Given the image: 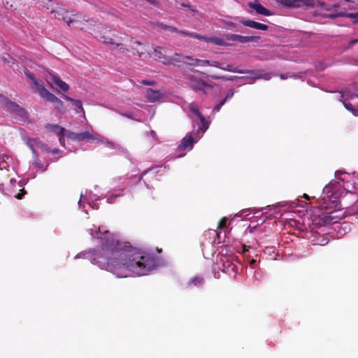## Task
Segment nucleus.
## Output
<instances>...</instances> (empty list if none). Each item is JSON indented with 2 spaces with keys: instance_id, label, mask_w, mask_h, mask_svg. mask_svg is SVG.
Returning a JSON list of instances; mask_svg holds the SVG:
<instances>
[{
  "instance_id": "f257e3e1",
  "label": "nucleus",
  "mask_w": 358,
  "mask_h": 358,
  "mask_svg": "<svg viewBox=\"0 0 358 358\" xmlns=\"http://www.w3.org/2000/svg\"><path fill=\"white\" fill-rule=\"evenodd\" d=\"M102 249L106 255L107 268L118 278L127 276V271L143 275L157 266V258L152 254L134 248L129 243L116 240L108 231L103 235Z\"/></svg>"
},
{
  "instance_id": "f03ea898",
  "label": "nucleus",
  "mask_w": 358,
  "mask_h": 358,
  "mask_svg": "<svg viewBox=\"0 0 358 358\" xmlns=\"http://www.w3.org/2000/svg\"><path fill=\"white\" fill-rule=\"evenodd\" d=\"M121 45L119 47L120 52L125 56L131 54L133 56L141 57L145 52V49L141 42L134 40L131 36L127 34L120 36Z\"/></svg>"
},
{
  "instance_id": "7ed1b4c3",
  "label": "nucleus",
  "mask_w": 358,
  "mask_h": 358,
  "mask_svg": "<svg viewBox=\"0 0 358 358\" xmlns=\"http://www.w3.org/2000/svg\"><path fill=\"white\" fill-rule=\"evenodd\" d=\"M199 74H203V72L193 71L192 73H186L185 75V83L193 91H201L204 94H206V90H212L214 85L202 80Z\"/></svg>"
},
{
  "instance_id": "20e7f679",
  "label": "nucleus",
  "mask_w": 358,
  "mask_h": 358,
  "mask_svg": "<svg viewBox=\"0 0 358 358\" xmlns=\"http://www.w3.org/2000/svg\"><path fill=\"white\" fill-rule=\"evenodd\" d=\"M0 101H2L3 106L9 111L15 113L22 118L27 119L28 117L29 114L26 110L19 106L17 103L9 100L1 94H0Z\"/></svg>"
},
{
  "instance_id": "39448f33",
  "label": "nucleus",
  "mask_w": 358,
  "mask_h": 358,
  "mask_svg": "<svg viewBox=\"0 0 358 358\" xmlns=\"http://www.w3.org/2000/svg\"><path fill=\"white\" fill-rule=\"evenodd\" d=\"M124 34L119 33L117 31L110 32L106 35H103L101 38L103 43L108 45H113V48H117L119 49L121 45L120 36Z\"/></svg>"
},
{
  "instance_id": "423d86ee",
  "label": "nucleus",
  "mask_w": 358,
  "mask_h": 358,
  "mask_svg": "<svg viewBox=\"0 0 358 358\" xmlns=\"http://www.w3.org/2000/svg\"><path fill=\"white\" fill-rule=\"evenodd\" d=\"M220 261L222 263V267H219V268L224 273L228 274H231L232 273L235 276L236 275L238 271V266L231 262L229 257L221 256Z\"/></svg>"
},
{
  "instance_id": "0eeeda50",
  "label": "nucleus",
  "mask_w": 358,
  "mask_h": 358,
  "mask_svg": "<svg viewBox=\"0 0 358 358\" xmlns=\"http://www.w3.org/2000/svg\"><path fill=\"white\" fill-rule=\"evenodd\" d=\"M226 38L233 41H238L241 43H245L248 42L257 43L260 40V37L257 36H243L235 34L227 35Z\"/></svg>"
},
{
  "instance_id": "6e6552de",
  "label": "nucleus",
  "mask_w": 358,
  "mask_h": 358,
  "mask_svg": "<svg viewBox=\"0 0 358 358\" xmlns=\"http://www.w3.org/2000/svg\"><path fill=\"white\" fill-rule=\"evenodd\" d=\"M194 58L190 56H184L179 53H175L173 56L167 58V62H164L165 64H175L176 63H185L188 64L189 62L193 61Z\"/></svg>"
},
{
  "instance_id": "1a4fd4ad",
  "label": "nucleus",
  "mask_w": 358,
  "mask_h": 358,
  "mask_svg": "<svg viewBox=\"0 0 358 358\" xmlns=\"http://www.w3.org/2000/svg\"><path fill=\"white\" fill-rule=\"evenodd\" d=\"M196 141L197 138L194 139L192 134H189L182 139L180 144L178 147V149L180 151L187 148L192 149L193 143L196 142Z\"/></svg>"
},
{
  "instance_id": "9d476101",
  "label": "nucleus",
  "mask_w": 358,
  "mask_h": 358,
  "mask_svg": "<svg viewBox=\"0 0 358 358\" xmlns=\"http://www.w3.org/2000/svg\"><path fill=\"white\" fill-rule=\"evenodd\" d=\"M37 91L38 92L41 97L43 98L46 101H49L50 103H54L55 101L57 100V97L55 94L49 92L47 89H45L43 85L38 87Z\"/></svg>"
},
{
  "instance_id": "9b49d317",
  "label": "nucleus",
  "mask_w": 358,
  "mask_h": 358,
  "mask_svg": "<svg viewBox=\"0 0 358 358\" xmlns=\"http://www.w3.org/2000/svg\"><path fill=\"white\" fill-rule=\"evenodd\" d=\"M241 23L242 24H243L244 26L249 27H251V28H253L255 29H259V30H262V31H267L268 29V25H266L265 24L259 23V22H255V21L251 20L242 19L241 20Z\"/></svg>"
},
{
  "instance_id": "f8f14e48",
  "label": "nucleus",
  "mask_w": 358,
  "mask_h": 358,
  "mask_svg": "<svg viewBox=\"0 0 358 358\" xmlns=\"http://www.w3.org/2000/svg\"><path fill=\"white\" fill-rule=\"evenodd\" d=\"M145 92V97L151 103L158 101L163 97V94L159 90H154L151 88L146 89Z\"/></svg>"
},
{
  "instance_id": "ddd939ff",
  "label": "nucleus",
  "mask_w": 358,
  "mask_h": 358,
  "mask_svg": "<svg viewBox=\"0 0 358 358\" xmlns=\"http://www.w3.org/2000/svg\"><path fill=\"white\" fill-rule=\"evenodd\" d=\"M51 13L53 15L54 18L58 19V20H63L65 21L69 25H70L71 23L77 22L76 20H71V19H66V17L64 16L66 12L64 9L58 8L55 10H52L51 11Z\"/></svg>"
},
{
  "instance_id": "4468645a",
  "label": "nucleus",
  "mask_w": 358,
  "mask_h": 358,
  "mask_svg": "<svg viewBox=\"0 0 358 358\" xmlns=\"http://www.w3.org/2000/svg\"><path fill=\"white\" fill-rule=\"evenodd\" d=\"M249 6L250 8L254 9L258 14H261L265 16L271 15V12L267 8H264L259 3H249Z\"/></svg>"
},
{
  "instance_id": "2eb2a0df",
  "label": "nucleus",
  "mask_w": 358,
  "mask_h": 358,
  "mask_svg": "<svg viewBox=\"0 0 358 358\" xmlns=\"http://www.w3.org/2000/svg\"><path fill=\"white\" fill-rule=\"evenodd\" d=\"M280 4L288 8H299L301 0H277Z\"/></svg>"
},
{
  "instance_id": "dca6fc26",
  "label": "nucleus",
  "mask_w": 358,
  "mask_h": 358,
  "mask_svg": "<svg viewBox=\"0 0 358 358\" xmlns=\"http://www.w3.org/2000/svg\"><path fill=\"white\" fill-rule=\"evenodd\" d=\"M46 129L48 130L53 131L56 133L58 135L63 134H64V132L66 131V129L60 127L58 124H47L45 126Z\"/></svg>"
},
{
  "instance_id": "f3484780",
  "label": "nucleus",
  "mask_w": 358,
  "mask_h": 358,
  "mask_svg": "<svg viewBox=\"0 0 358 358\" xmlns=\"http://www.w3.org/2000/svg\"><path fill=\"white\" fill-rule=\"evenodd\" d=\"M201 38H201V41H206L208 43H212L217 45H224L226 44V43L222 38H217V37L208 38L205 36H201Z\"/></svg>"
},
{
  "instance_id": "a211bd4d",
  "label": "nucleus",
  "mask_w": 358,
  "mask_h": 358,
  "mask_svg": "<svg viewBox=\"0 0 358 358\" xmlns=\"http://www.w3.org/2000/svg\"><path fill=\"white\" fill-rule=\"evenodd\" d=\"M53 83L57 85L62 91L66 92L69 89V86L65 82L62 81L60 78L57 76L52 77Z\"/></svg>"
},
{
  "instance_id": "6ab92c4d",
  "label": "nucleus",
  "mask_w": 358,
  "mask_h": 358,
  "mask_svg": "<svg viewBox=\"0 0 358 358\" xmlns=\"http://www.w3.org/2000/svg\"><path fill=\"white\" fill-rule=\"evenodd\" d=\"M96 138H94L92 134H91L90 133L87 132V131H85V132H80V133H78V136H77V141H94L96 140Z\"/></svg>"
},
{
  "instance_id": "aec40b11",
  "label": "nucleus",
  "mask_w": 358,
  "mask_h": 358,
  "mask_svg": "<svg viewBox=\"0 0 358 358\" xmlns=\"http://www.w3.org/2000/svg\"><path fill=\"white\" fill-rule=\"evenodd\" d=\"M33 142L34 143V145L36 146V148H39L42 152H50V149L48 148V146L45 143L41 141L38 138L34 139ZM31 145L34 146V145H31Z\"/></svg>"
},
{
  "instance_id": "412c9836",
  "label": "nucleus",
  "mask_w": 358,
  "mask_h": 358,
  "mask_svg": "<svg viewBox=\"0 0 358 358\" xmlns=\"http://www.w3.org/2000/svg\"><path fill=\"white\" fill-rule=\"evenodd\" d=\"M25 76L27 77V78H29V80H31L34 85L36 87V89L38 90V87H41L42 85H41V81L38 79H36L35 78V76L33 73H31L30 71L29 70H26L25 72Z\"/></svg>"
},
{
  "instance_id": "4be33fe9",
  "label": "nucleus",
  "mask_w": 358,
  "mask_h": 358,
  "mask_svg": "<svg viewBox=\"0 0 358 358\" xmlns=\"http://www.w3.org/2000/svg\"><path fill=\"white\" fill-rule=\"evenodd\" d=\"M220 69H222L224 71H229V72H234V73H244L245 71L238 69L237 67H233L230 64H227L225 66L221 65Z\"/></svg>"
},
{
  "instance_id": "5701e85b",
  "label": "nucleus",
  "mask_w": 358,
  "mask_h": 358,
  "mask_svg": "<svg viewBox=\"0 0 358 358\" xmlns=\"http://www.w3.org/2000/svg\"><path fill=\"white\" fill-rule=\"evenodd\" d=\"M188 65L191 66H210V61L209 60H202L199 59H194L193 61H191V62L188 63Z\"/></svg>"
},
{
  "instance_id": "b1692460",
  "label": "nucleus",
  "mask_w": 358,
  "mask_h": 358,
  "mask_svg": "<svg viewBox=\"0 0 358 358\" xmlns=\"http://www.w3.org/2000/svg\"><path fill=\"white\" fill-rule=\"evenodd\" d=\"M204 282V278L199 277V276H195L193 278L191 281L189 282V285H194V286L199 287L201 286Z\"/></svg>"
},
{
  "instance_id": "393cba45",
  "label": "nucleus",
  "mask_w": 358,
  "mask_h": 358,
  "mask_svg": "<svg viewBox=\"0 0 358 358\" xmlns=\"http://www.w3.org/2000/svg\"><path fill=\"white\" fill-rule=\"evenodd\" d=\"M199 120H200V122H201V127H199V129L202 131V132H205L208 127H209V123L206 120V118L203 116V115H200L199 117Z\"/></svg>"
},
{
  "instance_id": "a878e982",
  "label": "nucleus",
  "mask_w": 358,
  "mask_h": 358,
  "mask_svg": "<svg viewBox=\"0 0 358 358\" xmlns=\"http://www.w3.org/2000/svg\"><path fill=\"white\" fill-rule=\"evenodd\" d=\"M179 34L185 36H188V37H190V38H196L198 40H200L202 38H201V35H199L196 33H194V32H189V31H182V30H180L179 31Z\"/></svg>"
},
{
  "instance_id": "bb28decb",
  "label": "nucleus",
  "mask_w": 358,
  "mask_h": 358,
  "mask_svg": "<svg viewBox=\"0 0 358 358\" xmlns=\"http://www.w3.org/2000/svg\"><path fill=\"white\" fill-rule=\"evenodd\" d=\"M179 6H180L178 7V8H187V9H188V10H189L193 14L198 13V10L196 8H193L189 3H179Z\"/></svg>"
},
{
  "instance_id": "cd10ccee",
  "label": "nucleus",
  "mask_w": 358,
  "mask_h": 358,
  "mask_svg": "<svg viewBox=\"0 0 358 358\" xmlns=\"http://www.w3.org/2000/svg\"><path fill=\"white\" fill-rule=\"evenodd\" d=\"M303 5L306 6L307 7L313 8L317 6V1L315 2L314 0H301L300 7Z\"/></svg>"
},
{
  "instance_id": "c85d7f7f",
  "label": "nucleus",
  "mask_w": 358,
  "mask_h": 358,
  "mask_svg": "<svg viewBox=\"0 0 358 358\" xmlns=\"http://www.w3.org/2000/svg\"><path fill=\"white\" fill-rule=\"evenodd\" d=\"M189 109L190 110L191 112L194 113L198 117L202 115L199 112L198 106L194 103H192L189 105Z\"/></svg>"
},
{
  "instance_id": "c756f323",
  "label": "nucleus",
  "mask_w": 358,
  "mask_h": 358,
  "mask_svg": "<svg viewBox=\"0 0 358 358\" xmlns=\"http://www.w3.org/2000/svg\"><path fill=\"white\" fill-rule=\"evenodd\" d=\"M64 134H66V136L67 138H69L70 139H72V140L77 141L78 133H75L73 131H71L66 129V131L64 132Z\"/></svg>"
},
{
  "instance_id": "7c9ffc66",
  "label": "nucleus",
  "mask_w": 358,
  "mask_h": 358,
  "mask_svg": "<svg viewBox=\"0 0 358 358\" xmlns=\"http://www.w3.org/2000/svg\"><path fill=\"white\" fill-rule=\"evenodd\" d=\"M227 217H222L218 222L217 228L218 229H224L227 227Z\"/></svg>"
},
{
  "instance_id": "2f4dec72",
  "label": "nucleus",
  "mask_w": 358,
  "mask_h": 358,
  "mask_svg": "<svg viewBox=\"0 0 358 358\" xmlns=\"http://www.w3.org/2000/svg\"><path fill=\"white\" fill-rule=\"evenodd\" d=\"M31 149L32 150L33 154L35 155V157L36 159L35 160V164L37 167L41 169L43 167V164L40 162V161L38 159V155L36 154L34 148H33V145L31 146Z\"/></svg>"
},
{
  "instance_id": "473e14b6",
  "label": "nucleus",
  "mask_w": 358,
  "mask_h": 358,
  "mask_svg": "<svg viewBox=\"0 0 358 358\" xmlns=\"http://www.w3.org/2000/svg\"><path fill=\"white\" fill-rule=\"evenodd\" d=\"M54 104L55 105V108L57 110H61L64 108V103L58 98H57V100L55 101Z\"/></svg>"
},
{
  "instance_id": "72a5a7b5",
  "label": "nucleus",
  "mask_w": 358,
  "mask_h": 358,
  "mask_svg": "<svg viewBox=\"0 0 358 358\" xmlns=\"http://www.w3.org/2000/svg\"><path fill=\"white\" fill-rule=\"evenodd\" d=\"M225 102H226V99L222 100L217 105H216L214 107L213 111L214 112L220 111V110L221 109L222 106L225 103Z\"/></svg>"
},
{
  "instance_id": "f704fd0d",
  "label": "nucleus",
  "mask_w": 358,
  "mask_h": 358,
  "mask_svg": "<svg viewBox=\"0 0 358 358\" xmlns=\"http://www.w3.org/2000/svg\"><path fill=\"white\" fill-rule=\"evenodd\" d=\"M343 105H344L345 108L348 110L351 111L352 113L355 112V110L353 108V106H352V104L351 103H350V102H343Z\"/></svg>"
},
{
  "instance_id": "c9c22d12",
  "label": "nucleus",
  "mask_w": 358,
  "mask_h": 358,
  "mask_svg": "<svg viewBox=\"0 0 358 358\" xmlns=\"http://www.w3.org/2000/svg\"><path fill=\"white\" fill-rule=\"evenodd\" d=\"M141 83H142L145 85L153 86L156 84V82L155 80H142L141 81Z\"/></svg>"
},
{
  "instance_id": "e433bc0d",
  "label": "nucleus",
  "mask_w": 358,
  "mask_h": 358,
  "mask_svg": "<svg viewBox=\"0 0 358 358\" xmlns=\"http://www.w3.org/2000/svg\"><path fill=\"white\" fill-rule=\"evenodd\" d=\"M358 43V38L353 39L349 41L348 45L345 48V50H348L352 48L354 45Z\"/></svg>"
},
{
  "instance_id": "4c0bfd02",
  "label": "nucleus",
  "mask_w": 358,
  "mask_h": 358,
  "mask_svg": "<svg viewBox=\"0 0 358 358\" xmlns=\"http://www.w3.org/2000/svg\"><path fill=\"white\" fill-rule=\"evenodd\" d=\"M317 6H320L321 8H323L324 9L329 10L330 8L326 5L324 2H321L317 1Z\"/></svg>"
},
{
  "instance_id": "58836bf2",
  "label": "nucleus",
  "mask_w": 358,
  "mask_h": 358,
  "mask_svg": "<svg viewBox=\"0 0 358 358\" xmlns=\"http://www.w3.org/2000/svg\"><path fill=\"white\" fill-rule=\"evenodd\" d=\"M26 194V192L24 191V189H21L20 191V192H18L16 195H15V198L17 199H22L23 196Z\"/></svg>"
},
{
  "instance_id": "ea45409f",
  "label": "nucleus",
  "mask_w": 358,
  "mask_h": 358,
  "mask_svg": "<svg viewBox=\"0 0 358 358\" xmlns=\"http://www.w3.org/2000/svg\"><path fill=\"white\" fill-rule=\"evenodd\" d=\"M343 15H345V13H340L338 14H330V15H329L328 17L331 19H335L337 17L343 16Z\"/></svg>"
},
{
  "instance_id": "a19ab883",
  "label": "nucleus",
  "mask_w": 358,
  "mask_h": 358,
  "mask_svg": "<svg viewBox=\"0 0 358 358\" xmlns=\"http://www.w3.org/2000/svg\"><path fill=\"white\" fill-rule=\"evenodd\" d=\"M66 136V134H63L58 135L59 143L62 145H64V141H65L64 136Z\"/></svg>"
},
{
  "instance_id": "79ce46f5",
  "label": "nucleus",
  "mask_w": 358,
  "mask_h": 358,
  "mask_svg": "<svg viewBox=\"0 0 358 358\" xmlns=\"http://www.w3.org/2000/svg\"><path fill=\"white\" fill-rule=\"evenodd\" d=\"M210 66H215V67H217L219 69H220V67H221L220 63H219L217 61H212V62L210 61Z\"/></svg>"
},
{
  "instance_id": "37998d69",
  "label": "nucleus",
  "mask_w": 358,
  "mask_h": 358,
  "mask_svg": "<svg viewBox=\"0 0 358 358\" xmlns=\"http://www.w3.org/2000/svg\"><path fill=\"white\" fill-rule=\"evenodd\" d=\"M73 103L76 107L79 108H82V102L80 100L74 99Z\"/></svg>"
},
{
  "instance_id": "c03bdc74",
  "label": "nucleus",
  "mask_w": 358,
  "mask_h": 358,
  "mask_svg": "<svg viewBox=\"0 0 358 358\" xmlns=\"http://www.w3.org/2000/svg\"><path fill=\"white\" fill-rule=\"evenodd\" d=\"M345 17H350V18H357L358 17V13H345Z\"/></svg>"
},
{
  "instance_id": "a18cd8bd",
  "label": "nucleus",
  "mask_w": 358,
  "mask_h": 358,
  "mask_svg": "<svg viewBox=\"0 0 358 358\" xmlns=\"http://www.w3.org/2000/svg\"><path fill=\"white\" fill-rule=\"evenodd\" d=\"M234 92L232 90H231L224 99H226V101H227L228 99L231 98L234 96Z\"/></svg>"
},
{
  "instance_id": "49530a36",
  "label": "nucleus",
  "mask_w": 358,
  "mask_h": 358,
  "mask_svg": "<svg viewBox=\"0 0 358 358\" xmlns=\"http://www.w3.org/2000/svg\"><path fill=\"white\" fill-rule=\"evenodd\" d=\"M169 31H171V32H176V33H178V34H179V31H180V30L178 28H176L175 27H172V26L169 27Z\"/></svg>"
},
{
  "instance_id": "de8ad7c7",
  "label": "nucleus",
  "mask_w": 358,
  "mask_h": 358,
  "mask_svg": "<svg viewBox=\"0 0 358 358\" xmlns=\"http://www.w3.org/2000/svg\"><path fill=\"white\" fill-rule=\"evenodd\" d=\"M343 173V171H336L335 172V177L338 179V180H341V176Z\"/></svg>"
},
{
  "instance_id": "09e8293b",
  "label": "nucleus",
  "mask_w": 358,
  "mask_h": 358,
  "mask_svg": "<svg viewBox=\"0 0 358 358\" xmlns=\"http://www.w3.org/2000/svg\"><path fill=\"white\" fill-rule=\"evenodd\" d=\"M145 1L154 6H157L158 4V1L157 0H145Z\"/></svg>"
},
{
  "instance_id": "8fccbe9b",
  "label": "nucleus",
  "mask_w": 358,
  "mask_h": 358,
  "mask_svg": "<svg viewBox=\"0 0 358 358\" xmlns=\"http://www.w3.org/2000/svg\"><path fill=\"white\" fill-rule=\"evenodd\" d=\"M170 26L164 24H160V27L164 30H168Z\"/></svg>"
},
{
  "instance_id": "3c124183",
  "label": "nucleus",
  "mask_w": 358,
  "mask_h": 358,
  "mask_svg": "<svg viewBox=\"0 0 358 358\" xmlns=\"http://www.w3.org/2000/svg\"><path fill=\"white\" fill-rule=\"evenodd\" d=\"M59 150L57 149V148H55V149L52 150H50V152H52L53 154H57V153H59Z\"/></svg>"
},
{
  "instance_id": "603ef678",
  "label": "nucleus",
  "mask_w": 358,
  "mask_h": 358,
  "mask_svg": "<svg viewBox=\"0 0 358 358\" xmlns=\"http://www.w3.org/2000/svg\"><path fill=\"white\" fill-rule=\"evenodd\" d=\"M227 24H228L229 26L232 27H236V24L234 23V22H229Z\"/></svg>"
},
{
  "instance_id": "864d4df0",
  "label": "nucleus",
  "mask_w": 358,
  "mask_h": 358,
  "mask_svg": "<svg viewBox=\"0 0 358 358\" xmlns=\"http://www.w3.org/2000/svg\"><path fill=\"white\" fill-rule=\"evenodd\" d=\"M280 78L282 80H285L287 78V76H286L285 74H280Z\"/></svg>"
},
{
  "instance_id": "5fc2aeb1",
  "label": "nucleus",
  "mask_w": 358,
  "mask_h": 358,
  "mask_svg": "<svg viewBox=\"0 0 358 358\" xmlns=\"http://www.w3.org/2000/svg\"><path fill=\"white\" fill-rule=\"evenodd\" d=\"M64 99H66V100H68V101H71V102H73V100H74L73 99H72V98H71V97H69V96H64Z\"/></svg>"
},
{
  "instance_id": "6e6d98bb",
  "label": "nucleus",
  "mask_w": 358,
  "mask_h": 358,
  "mask_svg": "<svg viewBox=\"0 0 358 358\" xmlns=\"http://www.w3.org/2000/svg\"><path fill=\"white\" fill-rule=\"evenodd\" d=\"M210 77L213 78V79H219L221 77H219L217 76H215V75H213V76H210Z\"/></svg>"
},
{
  "instance_id": "4d7b16f0",
  "label": "nucleus",
  "mask_w": 358,
  "mask_h": 358,
  "mask_svg": "<svg viewBox=\"0 0 358 358\" xmlns=\"http://www.w3.org/2000/svg\"><path fill=\"white\" fill-rule=\"evenodd\" d=\"M303 198H305L306 199H309V196L308 194H303Z\"/></svg>"
},
{
  "instance_id": "13d9d810",
  "label": "nucleus",
  "mask_w": 358,
  "mask_h": 358,
  "mask_svg": "<svg viewBox=\"0 0 358 358\" xmlns=\"http://www.w3.org/2000/svg\"><path fill=\"white\" fill-rule=\"evenodd\" d=\"M256 263V261L255 259H252L250 261V265L254 264Z\"/></svg>"
},
{
  "instance_id": "bf43d9fd",
  "label": "nucleus",
  "mask_w": 358,
  "mask_h": 358,
  "mask_svg": "<svg viewBox=\"0 0 358 358\" xmlns=\"http://www.w3.org/2000/svg\"><path fill=\"white\" fill-rule=\"evenodd\" d=\"M246 248V246H245V245H244V246H243V252H245V251L247 250V248Z\"/></svg>"
},
{
  "instance_id": "052dcab7",
  "label": "nucleus",
  "mask_w": 358,
  "mask_h": 358,
  "mask_svg": "<svg viewBox=\"0 0 358 358\" xmlns=\"http://www.w3.org/2000/svg\"><path fill=\"white\" fill-rule=\"evenodd\" d=\"M329 218H330V220H333L334 218V217L331 215V216H329Z\"/></svg>"
},
{
  "instance_id": "680f3d73",
  "label": "nucleus",
  "mask_w": 358,
  "mask_h": 358,
  "mask_svg": "<svg viewBox=\"0 0 358 358\" xmlns=\"http://www.w3.org/2000/svg\"><path fill=\"white\" fill-rule=\"evenodd\" d=\"M261 78V76H255V78Z\"/></svg>"
},
{
  "instance_id": "e2e57ef3",
  "label": "nucleus",
  "mask_w": 358,
  "mask_h": 358,
  "mask_svg": "<svg viewBox=\"0 0 358 358\" xmlns=\"http://www.w3.org/2000/svg\"><path fill=\"white\" fill-rule=\"evenodd\" d=\"M357 96H358V95H357Z\"/></svg>"
}]
</instances>
